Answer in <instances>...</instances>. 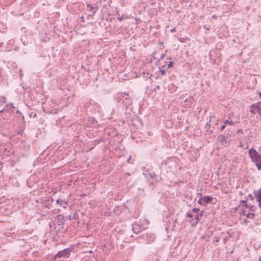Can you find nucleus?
<instances>
[{
  "mask_svg": "<svg viewBox=\"0 0 261 261\" xmlns=\"http://www.w3.org/2000/svg\"><path fill=\"white\" fill-rule=\"evenodd\" d=\"M249 154L252 161L255 162L257 169L261 170V154L252 148L249 149Z\"/></svg>",
  "mask_w": 261,
  "mask_h": 261,
  "instance_id": "1",
  "label": "nucleus"
},
{
  "mask_svg": "<svg viewBox=\"0 0 261 261\" xmlns=\"http://www.w3.org/2000/svg\"><path fill=\"white\" fill-rule=\"evenodd\" d=\"M250 112L253 115L257 114L261 117V102L252 104L250 106Z\"/></svg>",
  "mask_w": 261,
  "mask_h": 261,
  "instance_id": "2",
  "label": "nucleus"
},
{
  "mask_svg": "<svg viewBox=\"0 0 261 261\" xmlns=\"http://www.w3.org/2000/svg\"><path fill=\"white\" fill-rule=\"evenodd\" d=\"M240 207H242V210L241 211V214L246 215V213L248 211H253V206H249L246 201L242 200L240 201Z\"/></svg>",
  "mask_w": 261,
  "mask_h": 261,
  "instance_id": "3",
  "label": "nucleus"
},
{
  "mask_svg": "<svg viewBox=\"0 0 261 261\" xmlns=\"http://www.w3.org/2000/svg\"><path fill=\"white\" fill-rule=\"evenodd\" d=\"M70 255V250L69 248H66L57 253L54 256V259L61 257L68 258Z\"/></svg>",
  "mask_w": 261,
  "mask_h": 261,
  "instance_id": "4",
  "label": "nucleus"
},
{
  "mask_svg": "<svg viewBox=\"0 0 261 261\" xmlns=\"http://www.w3.org/2000/svg\"><path fill=\"white\" fill-rule=\"evenodd\" d=\"M255 196L256 201L258 202V206L261 207V188L257 190Z\"/></svg>",
  "mask_w": 261,
  "mask_h": 261,
  "instance_id": "5",
  "label": "nucleus"
},
{
  "mask_svg": "<svg viewBox=\"0 0 261 261\" xmlns=\"http://www.w3.org/2000/svg\"><path fill=\"white\" fill-rule=\"evenodd\" d=\"M212 199V198L208 196H204L203 198V201L205 203L210 202Z\"/></svg>",
  "mask_w": 261,
  "mask_h": 261,
  "instance_id": "6",
  "label": "nucleus"
},
{
  "mask_svg": "<svg viewBox=\"0 0 261 261\" xmlns=\"http://www.w3.org/2000/svg\"><path fill=\"white\" fill-rule=\"evenodd\" d=\"M201 196H202V194L201 193H198L197 194V197L198 198H199L198 201V203L200 204H202V201H203V198H201Z\"/></svg>",
  "mask_w": 261,
  "mask_h": 261,
  "instance_id": "7",
  "label": "nucleus"
},
{
  "mask_svg": "<svg viewBox=\"0 0 261 261\" xmlns=\"http://www.w3.org/2000/svg\"><path fill=\"white\" fill-rule=\"evenodd\" d=\"M6 98L5 97H0V105H3L6 103Z\"/></svg>",
  "mask_w": 261,
  "mask_h": 261,
  "instance_id": "8",
  "label": "nucleus"
},
{
  "mask_svg": "<svg viewBox=\"0 0 261 261\" xmlns=\"http://www.w3.org/2000/svg\"><path fill=\"white\" fill-rule=\"evenodd\" d=\"M225 124H230L231 125H233L234 124V122L231 120H225L224 122Z\"/></svg>",
  "mask_w": 261,
  "mask_h": 261,
  "instance_id": "9",
  "label": "nucleus"
},
{
  "mask_svg": "<svg viewBox=\"0 0 261 261\" xmlns=\"http://www.w3.org/2000/svg\"><path fill=\"white\" fill-rule=\"evenodd\" d=\"M218 140H219V141L220 142H222H222H224V141H225V137H224L223 136H222V135H221V136H219L218 137Z\"/></svg>",
  "mask_w": 261,
  "mask_h": 261,
  "instance_id": "10",
  "label": "nucleus"
},
{
  "mask_svg": "<svg viewBox=\"0 0 261 261\" xmlns=\"http://www.w3.org/2000/svg\"><path fill=\"white\" fill-rule=\"evenodd\" d=\"M247 217V218H252L253 216H254V214H251L248 211L246 213V215H245Z\"/></svg>",
  "mask_w": 261,
  "mask_h": 261,
  "instance_id": "11",
  "label": "nucleus"
},
{
  "mask_svg": "<svg viewBox=\"0 0 261 261\" xmlns=\"http://www.w3.org/2000/svg\"><path fill=\"white\" fill-rule=\"evenodd\" d=\"M56 202L58 204H62L63 202V201L62 199H58L56 200Z\"/></svg>",
  "mask_w": 261,
  "mask_h": 261,
  "instance_id": "12",
  "label": "nucleus"
},
{
  "mask_svg": "<svg viewBox=\"0 0 261 261\" xmlns=\"http://www.w3.org/2000/svg\"><path fill=\"white\" fill-rule=\"evenodd\" d=\"M192 211L193 212L198 213L199 211V209L197 208H194Z\"/></svg>",
  "mask_w": 261,
  "mask_h": 261,
  "instance_id": "13",
  "label": "nucleus"
},
{
  "mask_svg": "<svg viewBox=\"0 0 261 261\" xmlns=\"http://www.w3.org/2000/svg\"><path fill=\"white\" fill-rule=\"evenodd\" d=\"M160 72H161L162 75H164L165 73V71L164 69L162 70V69H160Z\"/></svg>",
  "mask_w": 261,
  "mask_h": 261,
  "instance_id": "14",
  "label": "nucleus"
},
{
  "mask_svg": "<svg viewBox=\"0 0 261 261\" xmlns=\"http://www.w3.org/2000/svg\"><path fill=\"white\" fill-rule=\"evenodd\" d=\"M87 7H88V8L89 9V10H90V11H92L93 10V7L91 5H88L87 6Z\"/></svg>",
  "mask_w": 261,
  "mask_h": 261,
  "instance_id": "15",
  "label": "nucleus"
},
{
  "mask_svg": "<svg viewBox=\"0 0 261 261\" xmlns=\"http://www.w3.org/2000/svg\"><path fill=\"white\" fill-rule=\"evenodd\" d=\"M187 217L189 218H192L193 217V215L190 213H188L187 214Z\"/></svg>",
  "mask_w": 261,
  "mask_h": 261,
  "instance_id": "16",
  "label": "nucleus"
},
{
  "mask_svg": "<svg viewBox=\"0 0 261 261\" xmlns=\"http://www.w3.org/2000/svg\"><path fill=\"white\" fill-rule=\"evenodd\" d=\"M195 218L197 221H199V215H196Z\"/></svg>",
  "mask_w": 261,
  "mask_h": 261,
  "instance_id": "17",
  "label": "nucleus"
},
{
  "mask_svg": "<svg viewBox=\"0 0 261 261\" xmlns=\"http://www.w3.org/2000/svg\"><path fill=\"white\" fill-rule=\"evenodd\" d=\"M224 128H225V125H222V126L221 127V128H220V130H223L224 129Z\"/></svg>",
  "mask_w": 261,
  "mask_h": 261,
  "instance_id": "18",
  "label": "nucleus"
},
{
  "mask_svg": "<svg viewBox=\"0 0 261 261\" xmlns=\"http://www.w3.org/2000/svg\"><path fill=\"white\" fill-rule=\"evenodd\" d=\"M68 218L69 220H71V216H70V215L68 216Z\"/></svg>",
  "mask_w": 261,
  "mask_h": 261,
  "instance_id": "19",
  "label": "nucleus"
},
{
  "mask_svg": "<svg viewBox=\"0 0 261 261\" xmlns=\"http://www.w3.org/2000/svg\"><path fill=\"white\" fill-rule=\"evenodd\" d=\"M175 31V28H173V29H172V30H171V31L172 32H174Z\"/></svg>",
  "mask_w": 261,
  "mask_h": 261,
  "instance_id": "20",
  "label": "nucleus"
},
{
  "mask_svg": "<svg viewBox=\"0 0 261 261\" xmlns=\"http://www.w3.org/2000/svg\"><path fill=\"white\" fill-rule=\"evenodd\" d=\"M133 231H134V232L135 233H137V231H135V228H134V227H133Z\"/></svg>",
  "mask_w": 261,
  "mask_h": 261,
  "instance_id": "21",
  "label": "nucleus"
},
{
  "mask_svg": "<svg viewBox=\"0 0 261 261\" xmlns=\"http://www.w3.org/2000/svg\"><path fill=\"white\" fill-rule=\"evenodd\" d=\"M118 19H119L120 21H121L122 20V17L121 18H118Z\"/></svg>",
  "mask_w": 261,
  "mask_h": 261,
  "instance_id": "22",
  "label": "nucleus"
},
{
  "mask_svg": "<svg viewBox=\"0 0 261 261\" xmlns=\"http://www.w3.org/2000/svg\"><path fill=\"white\" fill-rule=\"evenodd\" d=\"M89 252L90 253H93V251L92 250H90V251H89Z\"/></svg>",
  "mask_w": 261,
  "mask_h": 261,
  "instance_id": "23",
  "label": "nucleus"
},
{
  "mask_svg": "<svg viewBox=\"0 0 261 261\" xmlns=\"http://www.w3.org/2000/svg\"><path fill=\"white\" fill-rule=\"evenodd\" d=\"M258 261H261V256L259 257Z\"/></svg>",
  "mask_w": 261,
  "mask_h": 261,
  "instance_id": "24",
  "label": "nucleus"
},
{
  "mask_svg": "<svg viewBox=\"0 0 261 261\" xmlns=\"http://www.w3.org/2000/svg\"><path fill=\"white\" fill-rule=\"evenodd\" d=\"M203 211H201V214H200V215H201L203 213Z\"/></svg>",
  "mask_w": 261,
  "mask_h": 261,
  "instance_id": "25",
  "label": "nucleus"
},
{
  "mask_svg": "<svg viewBox=\"0 0 261 261\" xmlns=\"http://www.w3.org/2000/svg\"><path fill=\"white\" fill-rule=\"evenodd\" d=\"M213 18H216L217 17H216V16L213 15Z\"/></svg>",
  "mask_w": 261,
  "mask_h": 261,
  "instance_id": "26",
  "label": "nucleus"
},
{
  "mask_svg": "<svg viewBox=\"0 0 261 261\" xmlns=\"http://www.w3.org/2000/svg\"><path fill=\"white\" fill-rule=\"evenodd\" d=\"M171 63H170V64L169 65V67H170L171 66Z\"/></svg>",
  "mask_w": 261,
  "mask_h": 261,
  "instance_id": "27",
  "label": "nucleus"
},
{
  "mask_svg": "<svg viewBox=\"0 0 261 261\" xmlns=\"http://www.w3.org/2000/svg\"><path fill=\"white\" fill-rule=\"evenodd\" d=\"M3 112V110H1V111H0V113H1V112Z\"/></svg>",
  "mask_w": 261,
  "mask_h": 261,
  "instance_id": "28",
  "label": "nucleus"
},
{
  "mask_svg": "<svg viewBox=\"0 0 261 261\" xmlns=\"http://www.w3.org/2000/svg\"><path fill=\"white\" fill-rule=\"evenodd\" d=\"M216 242H218V239L216 240Z\"/></svg>",
  "mask_w": 261,
  "mask_h": 261,
  "instance_id": "29",
  "label": "nucleus"
}]
</instances>
